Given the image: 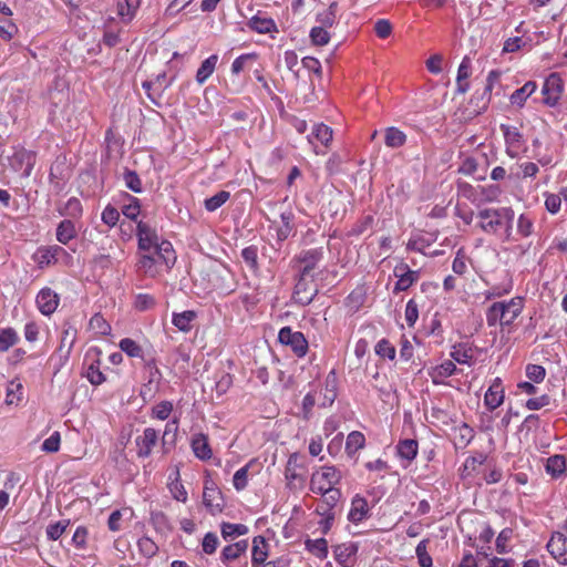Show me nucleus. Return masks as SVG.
<instances>
[{
    "label": "nucleus",
    "mask_w": 567,
    "mask_h": 567,
    "mask_svg": "<svg viewBox=\"0 0 567 567\" xmlns=\"http://www.w3.org/2000/svg\"><path fill=\"white\" fill-rule=\"evenodd\" d=\"M523 308L524 302L520 297H514L508 301L494 302L486 311V322L489 327L497 323L511 326L522 313Z\"/></svg>",
    "instance_id": "f257e3e1"
},
{
    "label": "nucleus",
    "mask_w": 567,
    "mask_h": 567,
    "mask_svg": "<svg viewBox=\"0 0 567 567\" xmlns=\"http://www.w3.org/2000/svg\"><path fill=\"white\" fill-rule=\"evenodd\" d=\"M477 216L481 219L480 227L485 233L497 234L501 229H504L507 237L509 236L514 219V210L512 208H486L480 210Z\"/></svg>",
    "instance_id": "f03ea898"
},
{
    "label": "nucleus",
    "mask_w": 567,
    "mask_h": 567,
    "mask_svg": "<svg viewBox=\"0 0 567 567\" xmlns=\"http://www.w3.org/2000/svg\"><path fill=\"white\" fill-rule=\"evenodd\" d=\"M76 329L70 322L66 321L63 323L59 348L55 354L51 357V360L58 358V369L64 365L69 360L71 351L76 340Z\"/></svg>",
    "instance_id": "7ed1b4c3"
},
{
    "label": "nucleus",
    "mask_w": 567,
    "mask_h": 567,
    "mask_svg": "<svg viewBox=\"0 0 567 567\" xmlns=\"http://www.w3.org/2000/svg\"><path fill=\"white\" fill-rule=\"evenodd\" d=\"M341 480L340 472L334 466H323L321 472H316L311 476V492H327L328 487L332 488Z\"/></svg>",
    "instance_id": "20e7f679"
},
{
    "label": "nucleus",
    "mask_w": 567,
    "mask_h": 567,
    "mask_svg": "<svg viewBox=\"0 0 567 567\" xmlns=\"http://www.w3.org/2000/svg\"><path fill=\"white\" fill-rule=\"evenodd\" d=\"M278 340L285 346H289L293 353L302 358L308 351V341L300 331H292L290 327H284L279 330Z\"/></svg>",
    "instance_id": "39448f33"
},
{
    "label": "nucleus",
    "mask_w": 567,
    "mask_h": 567,
    "mask_svg": "<svg viewBox=\"0 0 567 567\" xmlns=\"http://www.w3.org/2000/svg\"><path fill=\"white\" fill-rule=\"evenodd\" d=\"M564 82L559 73H550L543 84L542 93L544 95V104L549 107H555L563 94Z\"/></svg>",
    "instance_id": "423d86ee"
},
{
    "label": "nucleus",
    "mask_w": 567,
    "mask_h": 567,
    "mask_svg": "<svg viewBox=\"0 0 567 567\" xmlns=\"http://www.w3.org/2000/svg\"><path fill=\"white\" fill-rule=\"evenodd\" d=\"M35 163V155L31 151L19 148L9 158L11 168L19 172L21 176L29 177Z\"/></svg>",
    "instance_id": "0eeeda50"
},
{
    "label": "nucleus",
    "mask_w": 567,
    "mask_h": 567,
    "mask_svg": "<svg viewBox=\"0 0 567 567\" xmlns=\"http://www.w3.org/2000/svg\"><path fill=\"white\" fill-rule=\"evenodd\" d=\"M136 236L138 239V249L143 251L154 249L159 243L157 231L150 224L142 220L137 223Z\"/></svg>",
    "instance_id": "6e6552de"
},
{
    "label": "nucleus",
    "mask_w": 567,
    "mask_h": 567,
    "mask_svg": "<svg viewBox=\"0 0 567 567\" xmlns=\"http://www.w3.org/2000/svg\"><path fill=\"white\" fill-rule=\"evenodd\" d=\"M158 442V432L153 427H146L143 433L135 439L136 454L140 458H146L152 454L153 447Z\"/></svg>",
    "instance_id": "1a4fd4ad"
},
{
    "label": "nucleus",
    "mask_w": 567,
    "mask_h": 567,
    "mask_svg": "<svg viewBox=\"0 0 567 567\" xmlns=\"http://www.w3.org/2000/svg\"><path fill=\"white\" fill-rule=\"evenodd\" d=\"M501 131L503 132L505 144H506V153L512 157H516L518 155L519 150L524 144L523 134L515 126H511L507 124H501Z\"/></svg>",
    "instance_id": "9d476101"
},
{
    "label": "nucleus",
    "mask_w": 567,
    "mask_h": 567,
    "mask_svg": "<svg viewBox=\"0 0 567 567\" xmlns=\"http://www.w3.org/2000/svg\"><path fill=\"white\" fill-rule=\"evenodd\" d=\"M299 454L292 453L287 462L286 468H285V477L287 481V485L289 488H301L305 484V475L302 473L298 472V468H302V466L299 464Z\"/></svg>",
    "instance_id": "9b49d317"
},
{
    "label": "nucleus",
    "mask_w": 567,
    "mask_h": 567,
    "mask_svg": "<svg viewBox=\"0 0 567 567\" xmlns=\"http://www.w3.org/2000/svg\"><path fill=\"white\" fill-rule=\"evenodd\" d=\"M358 549V544L352 542L336 545L333 546L334 559L342 567H354Z\"/></svg>",
    "instance_id": "f8f14e48"
},
{
    "label": "nucleus",
    "mask_w": 567,
    "mask_h": 567,
    "mask_svg": "<svg viewBox=\"0 0 567 567\" xmlns=\"http://www.w3.org/2000/svg\"><path fill=\"white\" fill-rule=\"evenodd\" d=\"M394 276L398 277V281L395 282L393 292L399 293L408 290L419 279V271L411 270L406 264L401 262L395 266Z\"/></svg>",
    "instance_id": "ddd939ff"
},
{
    "label": "nucleus",
    "mask_w": 567,
    "mask_h": 567,
    "mask_svg": "<svg viewBox=\"0 0 567 567\" xmlns=\"http://www.w3.org/2000/svg\"><path fill=\"white\" fill-rule=\"evenodd\" d=\"M547 549L560 565H567V537L565 534L555 532L547 543Z\"/></svg>",
    "instance_id": "4468645a"
},
{
    "label": "nucleus",
    "mask_w": 567,
    "mask_h": 567,
    "mask_svg": "<svg viewBox=\"0 0 567 567\" xmlns=\"http://www.w3.org/2000/svg\"><path fill=\"white\" fill-rule=\"evenodd\" d=\"M203 503L213 515L223 511L221 493L213 482L205 483Z\"/></svg>",
    "instance_id": "2eb2a0df"
},
{
    "label": "nucleus",
    "mask_w": 567,
    "mask_h": 567,
    "mask_svg": "<svg viewBox=\"0 0 567 567\" xmlns=\"http://www.w3.org/2000/svg\"><path fill=\"white\" fill-rule=\"evenodd\" d=\"M37 306L44 316L52 315L59 305V296L50 288H43L37 296Z\"/></svg>",
    "instance_id": "dca6fc26"
},
{
    "label": "nucleus",
    "mask_w": 567,
    "mask_h": 567,
    "mask_svg": "<svg viewBox=\"0 0 567 567\" xmlns=\"http://www.w3.org/2000/svg\"><path fill=\"white\" fill-rule=\"evenodd\" d=\"M61 256H68L66 250L61 246L53 245L39 248L34 257L35 261L42 268L44 266L55 264Z\"/></svg>",
    "instance_id": "f3484780"
},
{
    "label": "nucleus",
    "mask_w": 567,
    "mask_h": 567,
    "mask_svg": "<svg viewBox=\"0 0 567 567\" xmlns=\"http://www.w3.org/2000/svg\"><path fill=\"white\" fill-rule=\"evenodd\" d=\"M309 276H302L300 274V278L295 286V295L301 305H309L313 298L316 297L318 289L315 287L312 282H308L307 278Z\"/></svg>",
    "instance_id": "a211bd4d"
},
{
    "label": "nucleus",
    "mask_w": 567,
    "mask_h": 567,
    "mask_svg": "<svg viewBox=\"0 0 567 567\" xmlns=\"http://www.w3.org/2000/svg\"><path fill=\"white\" fill-rule=\"evenodd\" d=\"M322 256V248H313L301 251L298 256V260L305 264V266L300 270V274L302 276H311V271L316 268Z\"/></svg>",
    "instance_id": "6ab92c4d"
},
{
    "label": "nucleus",
    "mask_w": 567,
    "mask_h": 567,
    "mask_svg": "<svg viewBox=\"0 0 567 567\" xmlns=\"http://www.w3.org/2000/svg\"><path fill=\"white\" fill-rule=\"evenodd\" d=\"M248 549V542L243 539L237 543L224 547L220 554V559L224 564L236 563L245 556Z\"/></svg>",
    "instance_id": "aec40b11"
},
{
    "label": "nucleus",
    "mask_w": 567,
    "mask_h": 567,
    "mask_svg": "<svg viewBox=\"0 0 567 567\" xmlns=\"http://www.w3.org/2000/svg\"><path fill=\"white\" fill-rule=\"evenodd\" d=\"M504 401V390L501 385V380L497 378L488 388L484 396V403L489 410H495Z\"/></svg>",
    "instance_id": "412c9836"
},
{
    "label": "nucleus",
    "mask_w": 567,
    "mask_h": 567,
    "mask_svg": "<svg viewBox=\"0 0 567 567\" xmlns=\"http://www.w3.org/2000/svg\"><path fill=\"white\" fill-rule=\"evenodd\" d=\"M537 84L534 81L526 82L522 87L515 90L511 96L509 101L512 105L517 107H523L526 100L536 91Z\"/></svg>",
    "instance_id": "4be33fe9"
},
{
    "label": "nucleus",
    "mask_w": 567,
    "mask_h": 567,
    "mask_svg": "<svg viewBox=\"0 0 567 567\" xmlns=\"http://www.w3.org/2000/svg\"><path fill=\"white\" fill-rule=\"evenodd\" d=\"M456 365L453 361L447 360L430 371V377L434 384H443V380L453 375L456 372Z\"/></svg>",
    "instance_id": "5701e85b"
},
{
    "label": "nucleus",
    "mask_w": 567,
    "mask_h": 567,
    "mask_svg": "<svg viewBox=\"0 0 567 567\" xmlns=\"http://www.w3.org/2000/svg\"><path fill=\"white\" fill-rule=\"evenodd\" d=\"M248 27L252 31L260 34L277 31L276 23L271 18L261 17L259 14H256L252 18H250V20L248 21Z\"/></svg>",
    "instance_id": "b1692460"
},
{
    "label": "nucleus",
    "mask_w": 567,
    "mask_h": 567,
    "mask_svg": "<svg viewBox=\"0 0 567 567\" xmlns=\"http://www.w3.org/2000/svg\"><path fill=\"white\" fill-rule=\"evenodd\" d=\"M368 511L369 508L365 498L357 495L352 499L351 509L349 512L348 518L352 523H360L367 517Z\"/></svg>",
    "instance_id": "393cba45"
},
{
    "label": "nucleus",
    "mask_w": 567,
    "mask_h": 567,
    "mask_svg": "<svg viewBox=\"0 0 567 567\" xmlns=\"http://www.w3.org/2000/svg\"><path fill=\"white\" fill-rule=\"evenodd\" d=\"M192 449L196 457L206 461L212 457V450L208 439L204 434H197L192 439Z\"/></svg>",
    "instance_id": "a878e982"
},
{
    "label": "nucleus",
    "mask_w": 567,
    "mask_h": 567,
    "mask_svg": "<svg viewBox=\"0 0 567 567\" xmlns=\"http://www.w3.org/2000/svg\"><path fill=\"white\" fill-rule=\"evenodd\" d=\"M417 441L404 439L396 444V453L401 458L412 462L417 455Z\"/></svg>",
    "instance_id": "bb28decb"
},
{
    "label": "nucleus",
    "mask_w": 567,
    "mask_h": 567,
    "mask_svg": "<svg viewBox=\"0 0 567 567\" xmlns=\"http://www.w3.org/2000/svg\"><path fill=\"white\" fill-rule=\"evenodd\" d=\"M267 543L262 536H256L252 540L251 563L254 567L260 566L268 557Z\"/></svg>",
    "instance_id": "cd10ccee"
},
{
    "label": "nucleus",
    "mask_w": 567,
    "mask_h": 567,
    "mask_svg": "<svg viewBox=\"0 0 567 567\" xmlns=\"http://www.w3.org/2000/svg\"><path fill=\"white\" fill-rule=\"evenodd\" d=\"M76 228L72 220L63 219L56 228V239L59 243L66 245L70 240L76 237Z\"/></svg>",
    "instance_id": "c85d7f7f"
},
{
    "label": "nucleus",
    "mask_w": 567,
    "mask_h": 567,
    "mask_svg": "<svg viewBox=\"0 0 567 567\" xmlns=\"http://www.w3.org/2000/svg\"><path fill=\"white\" fill-rule=\"evenodd\" d=\"M451 358L460 364H470L473 359V348L468 343H458L453 346Z\"/></svg>",
    "instance_id": "c756f323"
},
{
    "label": "nucleus",
    "mask_w": 567,
    "mask_h": 567,
    "mask_svg": "<svg viewBox=\"0 0 567 567\" xmlns=\"http://www.w3.org/2000/svg\"><path fill=\"white\" fill-rule=\"evenodd\" d=\"M546 472L553 477L558 478L566 472V458L564 455H553L547 458Z\"/></svg>",
    "instance_id": "7c9ffc66"
},
{
    "label": "nucleus",
    "mask_w": 567,
    "mask_h": 567,
    "mask_svg": "<svg viewBox=\"0 0 567 567\" xmlns=\"http://www.w3.org/2000/svg\"><path fill=\"white\" fill-rule=\"evenodd\" d=\"M218 62V55L212 54L206 60H204L196 73V81L198 84H204L207 79L213 74L216 69V64Z\"/></svg>",
    "instance_id": "2f4dec72"
},
{
    "label": "nucleus",
    "mask_w": 567,
    "mask_h": 567,
    "mask_svg": "<svg viewBox=\"0 0 567 567\" xmlns=\"http://www.w3.org/2000/svg\"><path fill=\"white\" fill-rule=\"evenodd\" d=\"M406 135L398 127H388L384 132V143L388 147L398 148L405 144Z\"/></svg>",
    "instance_id": "473e14b6"
},
{
    "label": "nucleus",
    "mask_w": 567,
    "mask_h": 567,
    "mask_svg": "<svg viewBox=\"0 0 567 567\" xmlns=\"http://www.w3.org/2000/svg\"><path fill=\"white\" fill-rule=\"evenodd\" d=\"M337 11L338 3L331 2L327 9L317 14L316 20L319 23L318 27H322L323 29L331 28L336 23Z\"/></svg>",
    "instance_id": "72a5a7b5"
},
{
    "label": "nucleus",
    "mask_w": 567,
    "mask_h": 567,
    "mask_svg": "<svg viewBox=\"0 0 567 567\" xmlns=\"http://www.w3.org/2000/svg\"><path fill=\"white\" fill-rule=\"evenodd\" d=\"M196 318V312L193 310H186L181 313L173 315V324L183 332H188L192 329V322Z\"/></svg>",
    "instance_id": "f704fd0d"
},
{
    "label": "nucleus",
    "mask_w": 567,
    "mask_h": 567,
    "mask_svg": "<svg viewBox=\"0 0 567 567\" xmlns=\"http://www.w3.org/2000/svg\"><path fill=\"white\" fill-rule=\"evenodd\" d=\"M154 254L167 266H169V264L173 265L176 260L173 246L167 240L159 241L154 248Z\"/></svg>",
    "instance_id": "c9c22d12"
},
{
    "label": "nucleus",
    "mask_w": 567,
    "mask_h": 567,
    "mask_svg": "<svg viewBox=\"0 0 567 567\" xmlns=\"http://www.w3.org/2000/svg\"><path fill=\"white\" fill-rule=\"evenodd\" d=\"M281 225L277 229V239L280 241L286 240L293 230V214L285 212L280 215Z\"/></svg>",
    "instance_id": "e433bc0d"
},
{
    "label": "nucleus",
    "mask_w": 567,
    "mask_h": 567,
    "mask_svg": "<svg viewBox=\"0 0 567 567\" xmlns=\"http://www.w3.org/2000/svg\"><path fill=\"white\" fill-rule=\"evenodd\" d=\"M118 347L122 352H125L131 358H138L145 360L142 347L131 338H124L120 341Z\"/></svg>",
    "instance_id": "4c0bfd02"
},
{
    "label": "nucleus",
    "mask_w": 567,
    "mask_h": 567,
    "mask_svg": "<svg viewBox=\"0 0 567 567\" xmlns=\"http://www.w3.org/2000/svg\"><path fill=\"white\" fill-rule=\"evenodd\" d=\"M365 444L364 435L359 431H352L346 442V452L348 455H354L359 450L363 449Z\"/></svg>",
    "instance_id": "58836bf2"
},
{
    "label": "nucleus",
    "mask_w": 567,
    "mask_h": 567,
    "mask_svg": "<svg viewBox=\"0 0 567 567\" xmlns=\"http://www.w3.org/2000/svg\"><path fill=\"white\" fill-rule=\"evenodd\" d=\"M220 532L223 538L225 540H229L236 536L246 535L248 533V527L244 524H231L224 522L220 525Z\"/></svg>",
    "instance_id": "ea45409f"
},
{
    "label": "nucleus",
    "mask_w": 567,
    "mask_h": 567,
    "mask_svg": "<svg viewBox=\"0 0 567 567\" xmlns=\"http://www.w3.org/2000/svg\"><path fill=\"white\" fill-rule=\"evenodd\" d=\"M306 548L319 559H324L328 556V542L326 538L307 539Z\"/></svg>",
    "instance_id": "a19ab883"
},
{
    "label": "nucleus",
    "mask_w": 567,
    "mask_h": 567,
    "mask_svg": "<svg viewBox=\"0 0 567 567\" xmlns=\"http://www.w3.org/2000/svg\"><path fill=\"white\" fill-rule=\"evenodd\" d=\"M59 213L62 216H68L72 218L80 217L82 215V205L80 199H78L76 197L69 198L62 207H59Z\"/></svg>",
    "instance_id": "79ce46f5"
},
{
    "label": "nucleus",
    "mask_w": 567,
    "mask_h": 567,
    "mask_svg": "<svg viewBox=\"0 0 567 567\" xmlns=\"http://www.w3.org/2000/svg\"><path fill=\"white\" fill-rule=\"evenodd\" d=\"M230 197V193L227 190H220L214 196L206 198L204 202L205 208L208 212H215L221 207Z\"/></svg>",
    "instance_id": "37998d69"
},
{
    "label": "nucleus",
    "mask_w": 567,
    "mask_h": 567,
    "mask_svg": "<svg viewBox=\"0 0 567 567\" xmlns=\"http://www.w3.org/2000/svg\"><path fill=\"white\" fill-rule=\"evenodd\" d=\"M86 378L93 385H100L105 381V375L100 370V359H95L86 369Z\"/></svg>",
    "instance_id": "c03bdc74"
},
{
    "label": "nucleus",
    "mask_w": 567,
    "mask_h": 567,
    "mask_svg": "<svg viewBox=\"0 0 567 567\" xmlns=\"http://www.w3.org/2000/svg\"><path fill=\"white\" fill-rule=\"evenodd\" d=\"M125 186L134 193H142V181L135 171L125 169L123 174Z\"/></svg>",
    "instance_id": "a18cd8bd"
},
{
    "label": "nucleus",
    "mask_w": 567,
    "mask_h": 567,
    "mask_svg": "<svg viewBox=\"0 0 567 567\" xmlns=\"http://www.w3.org/2000/svg\"><path fill=\"white\" fill-rule=\"evenodd\" d=\"M157 259L153 255H142L138 262L137 269L143 271L146 276L154 277L156 275L155 265Z\"/></svg>",
    "instance_id": "49530a36"
},
{
    "label": "nucleus",
    "mask_w": 567,
    "mask_h": 567,
    "mask_svg": "<svg viewBox=\"0 0 567 567\" xmlns=\"http://www.w3.org/2000/svg\"><path fill=\"white\" fill-rule=\"evenodd\" d=\"M173 411V403L169 401H162L152 408L151 416L161 421L169 417Z\"/></svg>",
    "instance_id": "de8ad7c7"
},
{
    "label": "nucleus",
    "mask_w": 567,
    "mask_h": 567,
    "mask_svg": "<svg viewBox=\"0 0 567 567\" xmlns=\"http://www.w3.org/2000/svg\"><path fill=\"white\" fill-rule=\"evenodd\" d=\"M17 341L18 334L14 329L7 328L0 330V351L4 352L9 350Z\"/></svg>",
    "instance_id": "09e8293b"
},
{
    "label": "nucleus",
    "mask_w": 567,
    "mask_h": 567,
    "mask_svg": "<svg viewBox=\"0 0 567 567\" xmlns=\"http://www.w3.org/2000/svg\"><path fill=\"white\" fill-rule=\"evenodd\" d=\"M311 134L324 146L332 141V130L323 123L316 124Z\"/></svg>",
    "instance_id": "8fccbe9b"
},
{
    "label": "nucleus",
    "mask_w": 567,
    "mask_h": 567,
    "mask_svg": "<svg viewBox=\"0 0 567 567\" xmlns=\"http://www.w3.org/2000/svg\"><path fill=\"white\" fill-rule=\"evenodd\" d=\"M70 525V519H63L47 527V536L51 540H58Z\"/></svg>",
    "instance_id": "3c124183"
},
{
    "label": "nucleus",
    "mask_w": 567,
    "mask_h": 567,
    "mask_svg": "<svg viewBox=\"0 0 567 567\" xmlns=\"http://www.w3.org/2000/svg\"><path fill=\"white\" fill-rule=\"evenodd\" d=\"M426 543H427V540L424 539V540L420 542L415 548V554H416V557L419 560V565L421 567H432L433 566L432 557L429 555V553L426 550Z\"/></svg>",
    "instance_id": "603ef678"
},
{
    "label": "nucleus",
    "mask_w": 567,
    "mask_h": 567,
    "mask_svg": "<svg viewBox=\"0 0 567 567\" xmlns=\"http://www.w3.org/2000/svg\"><path fill=\"white\" fill-rule=\"evenodd\" d=\"M310 39L315 45H326L330 41V34L322 27H313L310 31Z\"/></svg>",
    "instance_id": "864d4df0"
},
{
    "label": "nucleus",
    "mask_w": 567,
    "mask_h": 567,
    "mask_svg": "<svg viewBox=\"0 0 567 567\" xmlns=\"http://www.w3.org/2000/svg\"><path fill=\"white\" fill-rule=\"evenodd\" d=\"M18 482V478L14 473H10L7 477V481L4 482V488L0 489V511L4 509L6 506L9 504V493L7 489H11L14 487L16 483Z\"/></svg>",
    "instance_id": "5fc2aeb1"
},
{
    "label": "nucleus",
    "mask_w": 567,
    "mask_h": 567,
    "mask_svg": "<svg viewBox=\"0 0 567 567\" xmlns=\"http://www.w3.org/2000/svg\"><path fill=\"white\" fill-rule=\"evenodd\" d=\"M137 546L140 551L146 557H153L158 550L155 542L146 536H143L138 539Z\"/></svg>",
    "instance_id": "6e6d98bb"
},
{
    "label": "nucleus",
    "mask_w": 567,
    "mask_h": 567,
    "mask_svg": "<svg viewBox=\"0 0 567 567\" xmlns=\"http://www.w3.org/2000/svg\"><path fill=\"white\" fill-rule=\"evenodd\" d=\"M90 327L102 336L111 332V326L101 315H94L90 320Z\"/></svg>",
    "instance_id": "4d7b16f0"
},
{
    "label": "nucleus",
    "mask_w": 567,
    "mask_h": 567,
    "mask_svg": "<svg viewBox=\"0 0 567 567\" xmlns=\"http://www.w3.org/2000/svg\"><path fill=\"white\" fill-rule=\"evenodd\" d=\"M241 258L250 269L258 268V249L256 246H249L241 250Z\"/></svg>",
    "instance_id": "13d9d810"
},
{
    "label": "nucleus",
    "mask_w": 567,
    "mask_h": 567,
    "mask_svg": "<svg viewBox=\"0 0 567 567\" xmlns=\"http://www.w3.org/2000/svg\"><path fill=\"white\" fill-rule=\"evenodd\" d=\"M317 494H321L322 501L333 509H336L340 498H341V492L339 488L336 487H328L327 492H316Z\"/></svg>",
    "instance_id": "bf43d9fd"
},
{
    "label": "nucleus",
    "mask_w": 567,
    "mask_h": 567,
    "mask_svg": "<svg viewBox=\"0 0 567 567\" xmlns=\"http://www.w3.org/2000/svg\"><path fill=\"white\" fill-rule=\"evenodd\" d=\"M375 353L382 358L393 360L395 357V348L386 339H382L375 346Z\"/></svg>",
    "instance_id": "052dcab7"
},
{
    "label": "nucleus",
    "mask_w": 567,
    "mask_h": 567,
    "mask_svg": "<svg viewBox=\"0 0 567 567\" xmlns=\"http://www.w3.org/2000/svg\"><path fill=\"white\" fill-rule=\"evenodd\" d=\"M61 435L58 431L53 432L48 439L42 443V451L47 453H55L60 449Z\"/></svg>",
    "instance_id": "680f3d73"
},
{
    "label": "nucleus",
    "mask_w": 567,
    "mask_h": 567,
    "mask_svg": "<svg viewBox=\"0 0 567 567\" xmlns=\"http://www.w3.org/2000/svg\"><path fill=\"white\" fill-rule=\"evenodd\" d=\"M513 536V529L504 528L496 538V550L498 554L508 553L507 543Z\"/></svg>",
    "instance_id": "e2e57ef3"
},
{
    "label": "nucleus",
    "mask_w": 567,
    "mask_h": 567,
    "mask_svg": "<svg viewBox=\"0 0 567 567\" xmlns=\"http://www.w3.org/2000/svg\"><path fill=\"white\" fill-rule=\"evenodd\" d=\"M526 375L529 380L539 383L545 379L546 370L543 365L528 364L526 367Z\"/></svg>",
    "instance_id": "0e129e2a"
},
{
    "label": "nucleus",
    "mask_w": 567,
    "mask_h": 567,
    "mask_svg": "<svg viewBox=\"0 0 567 567\" xmlns=\"http://www.w3.org/2000/svg\"><path fill=\"white\" fill-rule=\"evenodd\" d=\"M248 468L249 465H245L234 474L233 483L237 491H243L247 486Z\"/></svg>",
    "instance_id": "69168bd1"
},
{
    "label": "nucleus",
    "mask_w": 567,
    "mask_h": 567,
    "mask_svg": "<svg viewBox=\"0 0 567 567\" xmlns=\"http://www.w3.org/2000/svg\"><path fill=\"white\" fill-rule=\"evenodd\" d=\"M218 537L215 533H207L203 538V551L205 554L212 555L216 551L218 546Z\"/></svg>",
    "instance_id": "338daca9"
},
{
    "label": "nucleus",
    "mask_w": 567,
    "mask_h": 567,
    "mask_svg": "<svg viewBox=\"0 0 567 567\" xmlns=\"http://www.w3.org/2000/svg\"><path fill=\"white\" fill-rule=\"evenodd\" d=\"M374 32L380 39H386L392 33V24L386 19H379L374 23Z\"/></svg>",
    "instance_id": "774afa93"
}]
</instances>
